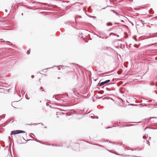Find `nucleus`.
Instances as JSON below:
<instances>
[{
  "label": "nucleus",
  "mask_w": 157,
  "mask_h": 157,
  "mask_svg": "<svg viewBox=\"0 0 157 157\" xmlns=\"http://www.w3.org/2000/svg\"><path fill=\"white\" fill-rule=\"evenodd\" d=\"M21 133H25V132L22 130H17L15 131H12L11 132V134H15Z\"/></svg>",
  "instance_id": "1"
},
{
  "label": "nucleus",
  "mask_w": 157,
  "mask_h": 157,
  "mask_svg": "<svg viewBox=\"0 0 157 157\" xmlns=\"http://www.w3.org/2000/svg\"><path fill=\"white\" fill-rule=\"evenodd\" d=\"M110 80H107L105 81H104V82H101L100 83V85H99V86H102L105 84H106L107 83H108V82H110Z\"/></svg>",
  "instance_id": "2"
},
{
  "label": "nucleus",
  "mask_w": 157,
  "mask_h": 157,
  "mask_svg": "<svg viewBox=\"0 0 157 157\" xmlns=\"http://www.w3.org/2000/svg\"><path fill=\"white\" fill-rule=\"evenodd\" d=\"M107 24L108 26H111L112 25V24L111 23H108Z\"/></svg>",
  "instance_id": "3"
},
{
  "label": "nucleus",
  "mask_w": 157,
  "mask_h": 157,
  "mask_svg": "<svg viewBox=\"0 0 157 157\" xmlns=\"http://www.w3.org/2000/svg\"><path fill=\"white\" fill-rule=\"evenodd\" d=\"M149 143H149V142L148 141H147V144H149V145H149Z\"/></svg>",
  "instance_id": "4"
},
{
  "label": "nucleus",
  "mask_w": 157,
  "mask_h": 157,
  "mask_svg": "<svg viewBox=\"0 0 157 157\" xmlns=\"http://www.w3.org/2000/svg\"><path fill=\"white\" fill-rule=\"evenodd\" d=\"M32 78H34V76H33V75H32Z\"/></svg>",
  "instance_id": "5"
},
{
  "label": "nucleus",
  "mask_w": 157,
  "mask_h": 157,
  "mask_svg": "<svg viewBox=\"0 0 157 157\" xmlns=\"http://www.w3.org/2000/svg\"><path fill=\"white\" fill-rule=\"evenodd\" d=\"M40 88L41 89H42L43 88L42 87H41Z\"/></svg>",
  "instance_id": "6"
}]
</instances>
